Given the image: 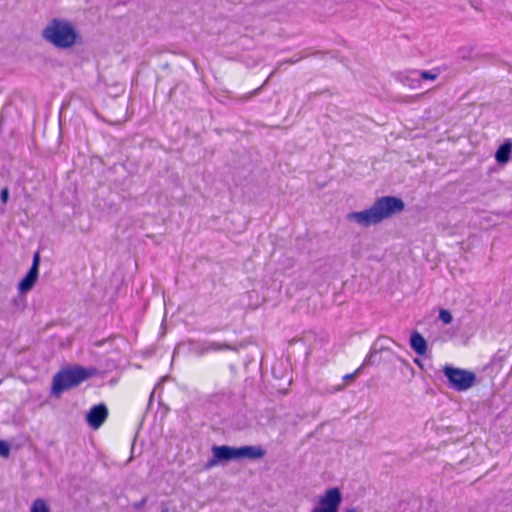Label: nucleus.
<instances>
[{"label":"nucleus","mask_w":512,"mask_h":512,"mask_svg":"<svg viewBox=\"0 0 512 512\" xmlns=\"http://www.w3.org/2000/svg\"><path fill=\"white\" fill-rule=\"evenodd\" d=\"M218 350H234V348L228 343H218V342H203L197 344L195 348V352L198 355H203L209 351H218Z\"/></svg>","instance_id":"9d476101"},{"label":"nucleus","mask_w":512,"mask_h":512,"mask_svg":"<svg viewBox=\"0 0 512 512\" xmlns=\"http://www.w3.org/2000/svg\"><path fill=\"white\" fill-rule=\"evenodd\" d=\"M10 454V447L7 442L0 440V457L7 458Z\"/></svg>","instance_id":"6ab92c4d"},{"label":"nucleus","mask_w":512,"mask_h":512,"mask_svg":"<svg viewBox=\"0 0 512 512\" xmlns=\"http://www.w3.org/2000/svg\"><path fill=\"white\" fill-rule=\"evenodd\" d=\"M0 199L3 204H6L9 199V189L7 187H4L0 192Z\"/></svg>","instance_id":"aec40b11"},{"label":"nucleus","mask_w":512,"mask_h":512,"mask_svg":"<svg viewBox=\"0 0 512 512\" xmlns=\"http://www.w3.org/2000/svg\"><path fill=\"white\" fill-rule=\"evenodd\" d=\"M161 512H169V509L167 507L163 508Z\"/></svg>","instance_id":"393cba45"},{"label":"nucleus","mask_w":512,"mask_h":512,"mask_svg":"<svg viewBox=\"0 0 512 512\" xmlns=\"http://www.w3.org/2000/svg\"><path fill=\"white\" fill-rule=\"evenodd\" d=\"M237 460L247 458L250 460L261 459L266 455L265 449L261 446H241L236 447Z\"/></svg>","instance_id":"1a4fd4ad"},{"label":"nucleus","mask_w":512,"mask_h":512,"mask_svg":"<svg viewBox=\"0 0 512 512\" xmlns=\"http://www.w3.org/2000/svg\"><path fill=\"white\" fill-rule=\"evenodd\" d=\"M273 74H274V71L269 75V77L265 80V82L263 83V85H262V86H260V87H258V88H256V89H254L253 91H251V92H249V93L245 94V95H244V96H242L240 99H241V100H248V99H250L251 97H253L254 95L258 94V93H259V91L262 89V87H263L264 85H266V83L268 82V80L270 79V77H271Z\"/></svg>","instance_id":"a211bd4d"},{"label":"nucleus","mask_w":512,"mask_h":512,"mask_svg":"<svg viewBox=\"0 0 512 512\" xmlns=\"http://www.w3.org/2000/svg\"><path fill=\"white\" fill-rule=\"evenodd\" d=\"M342 501V495L338 488H331L319 499V505L312 509V512H338Z\"/></svg>","instance_id":"423d86ee"},{"label":"nucleus","mask_w":512,"mask_h":512,"mask_svg":"<svg viewBox=\"0 0 512 512\" xmlns=\"http://www.w3.org/2000/svg\"><path fill=\"white\" fill-rule=\"evenodd\" d=\"M309 55H310V53H308L307 51L299 52L296 55H294L292 58L287 59V60H285L283 62H280L278 64L277 68H280L283 64H295V63H298L299 61H301L302 59L308 57Z\"/></svg>","instance_id":"4468645a"},{"label":"nucleus","mask_w":512,"mask_h":512,"mask_svg":"<svg viewBox=\"0 0 512 512\" xmlns=\"http://www.w3.org/2000/svg\"><path fill=\"white\" fill-rule=\"evenodd\" d=\"M512 152V141L506 140L496 151L495 158L499 164H506L510 159Z\"/></svg>","instance_id":"f8f14e48"},{"label":"nucleus","mask_w":512,"mask_h":512,"mask_svg":"<svg viewBox=\"0 0 512 512\" xmlns=\"http://www.w3.org/2000/svg\"><path fill=\"white\" fill-rule=\"evenodd\" d=\"M211 451L212 457L204 464V470H210L219 464L237 460L236 447L228 445H213Z\"/></svg>","instance_id":"39448f33"},{"label":"nucleus","mask_w":512,"mask_h":512,"mask_svg":"<svg viewBox=\"0 0 512 512\" xmlns=\"http://www.w3.org/2000/svg\"><path fill=\"white\" fill-rule=\"evenodd\" d=\"M146 503H147V497H146V496H144L140 501L135 502V503L133 504V507H134L135 509H137V510H140V509H142V508L145 506V504H146Z\"/></svg>","instance_id":"412c9836"},{"label":"nucleus","mask_w":512,"mask_h":512,"mask_svg":"<svg viewBox=\"0 0 512 512\" xmlns=\"http://www.w3.org/2000/svg\"><path fill=\"white\" fill-rule=\"evenodd\" d=\"M439 319L444 324H450L452 322V320H453V316H452L450 311H448L446 309H441L440 312H439Z\"/></svg>","instance_id":"dca6fc26"},{"label":"nucleus","mask_w":512,"mask_h":512,"mask_svg":"<svg viewBox=\"0 0 512 512\" xmlns=\"http://www.w3.org/2000/svg\"><path fill=\"white\" fill-rule=\"evenodd\" d=\"M346 512H355V509L354 508H349L346 510Z\"/></svg>","instance_id":"5701e85b"},{"label":"nucleus","mask_w":512,"mask_h":512,"mask_svg":"<svg viewBox=\"0 0 512 512\" xmlns=\"http://www.w3.org/2000/svg\"><path fill=\"white\" fill-rule=\"evenodd\" d=\"M410 346L418 355H424L427 351V342L417 331L412 332L410 336Z\"/></svg>","instance_id":"9b49d317"},{"label":"nucleus","mask_w":512,"mask_h":512,"mask_svg":"<svg viewBox=\"0 0 512 512\" xmlns=\"http://www.w3.org/2000/svg\"><path fill=\"white\" fill-rule=\"evenodd\" d=\"M443 373L448 379L450 387L456 391H465L471 388L476 380L473 372L449 365L443 367Z\"/></svg>","instance_id":"20e7f679"},{"label":"nucleus","mask_w":512,"mask_h":512,"mask_svg":"<svg viewBox=\"0 0 512 512\" xmlns=\"http://www.w3.org/2000/svg\"><path fill=\"white\" fill-rule=\"evenodd\" d=\"M405 204L401 198L395 196H383L377 198L374 204L363 211L350 212L346 218L363 227H369L381 223L383 220L401 213Z\"/></svg>","instance_id":"f257e3e1"},{"label":"nucleus","mask_w":512,"mask_h":512,"mask_svg":"<svg viewBox=\"0 0 512 512\" xmlns=\"http://www.w3.org/2000/svg\"><path fill=\"white\" fill-rule=\"evenodd\" d=\"M346 512H355V509L354 508H349L346 510Z\"/></svg>","instance_id":"b1692460"},{"label":"nucleus","mask_w":512,"mask_h":512,"mask_svg":"<svg viewBox=\"0 0 512 512\" xmlns=\"http://www.w3.org/2000/svg\"><path fill=\"white\" fill-rule=\"evenodd\" d=\"M360 371V368H358L355 372L353 373H350V374H347L343 377V380L344 381H352L355 379V377L357 376V374L359 373Z\"/></svg>","instance_id":"4be33fe9"},{"label":"nucleus","mask_w":512,"mask_h":512,"mask_svg":"<svg viewBox=\"0 0 512 512\" xmlns=\"http://www.w3.org/2000/svg\"><path fill=\"white\" fill-rule=\"evenodd\" d=\"M42 38L54 47L69 49L79 42L80 36L75 26L64 19L53 18L42 30Z\"/></svg>","instance_id":"f03ea898"},{"label":"nucleus","mask_w":512,"mask_h":512,"mask_svg":"<svg viewBox=\"0 0 512 512\" xmlns=\"http://www.w3.org/2000/svg\"><path fill=\"white\" fill-rule=\"evenodd\" d=\"M31 512H49V508L43 499H36L31 506Z\"/></svg>","instance_id":"2eb2a0df"},{"label":"nucleus","mask_w":512,"mask_h":512,"mask_svg":"<svg viewBox=\"0 0 512 512\" xmlns=\"http://www.w3.org/2000/svg\"><path fill=\"white\" fill-rule=\"evenodd\" d=\"M39 265H40V255L39 252H36L33 256L32 265L25 275V277L19 282L18 290L20 293L24 294L30 291L35 285L38 273H39Z\"/></svg>","instance_id":"0eeeda50"},{"label":"nucleus","mask_w":512,"mask_h":512,"mask_svg":"<svg viewBox=\"0 0 512 512\" xmlns=\"http://www.w3.org/2000/svg\"><path fill=\"white\" fill-rule=\"evenodd\" d=\"M377 349H376V345L372 348V350L370 351L369 355L366 357L365 359V363L366 364H370V365H374L378 362V359H377Z\"/></svg>","instance_id":"f3484780"},{"label":"nucleus","mask_w":512,"mask_h":512,"mask_svg":"<svg viewBox=\"0 0 512 512\" xmlns=\"http://www.w3.org/2000/svg\"><path fill=\"white\" fill-rule=\"evenodd\" d=\"M108 417V409L105 404L94 405L86 415L88 425L93 429H98Z\"/></svg>","instance_id":"6e6552de"},{"label":"nucleus","mask_w":512,"mask_h":512,"mask_svg":"<svg viewBox=\"0 0 512 512\" xmlns=\"http://www.w3.org/2000/svg\"><path fill=\"white\" fill-rule=\"evenodd\" d=\"M95 374V369H87L81 366L73 368H65L56 373L52 380L51 393L55 397H60L61 394L78 386L81 382L92 377Z\"/></svg>","instance_id":"7ed1b4c3"},{"label":"nucleus","mask_w":512,"mask_h":512,"mask_svg":"<svg viewBox=\"0 0 512 512\" xmlns=\"http://www.w3.org/2000/svg\"><path fill=\"white\" fill-rule=\"evenodd\" d=\"M440 73H441L440 68H433L432 70H427V71L414 70L411 72L412 75H417L422 80H430V81L436 80L438 78V76L440 75Z\"/></svg>","instance_id":"ddd939ff"}]
</instances>
